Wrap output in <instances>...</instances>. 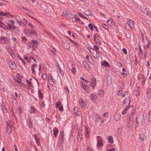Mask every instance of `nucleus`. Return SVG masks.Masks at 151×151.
Returning a JSON list of instances; mask_svg holds the SVG:
<instances>
[{"label":"nucleus","mask_w":151,"mask_h":151,"mask_svg":"<svg viewBox=\"0 0 151 151\" xmlns=\"http://www.w3.org/2000/svg\"><path fill=\"white\" fill-rule=\"evenodd\" d=\"M80 106L82 108L88 107L89 106V104L87 101L83 100L82 99H80L79 100Z\"/></svg>","instance_id":"f257e3e1"},{"label":"nucleus","mask_w":151,"mask_h":151,"mask_svg":"<svg viewBox=\"0 0 151 151\" xmlns=\"http://www.w3.org/2000/svg\"><path fill=\"white\" fill-rule=\"evenodd\" d=\"M38 43V42L37 40H31L28 43L27 46L29 47H36Z\"/></svg>","instance_id":"f03ea898"},{"label":"nucleus","mask_w":151,"mask_h":151,"mask_svg":"<svg viewBox=\"0 0 151 151\" xmlns=\"http://www.w3.org/2000/svg\"><path fill=\"white\" fill-rule=\"evenodd\" d=\"M64 132L63 131H61L60 132V135L59 136V138L58 140V143L59 144H62L63 142L64 139Z\"/></svg>","instance_id":"7ed1b4c3"},{"label":"nucleus","mask_w":151,"mask_h":151,"mask_svg":"<svg viewBox=\"0 0 151 151\" xmlns=\"http://www.w3.org/2000/svg\"><path fill=\"white\" fill-rule=\"evenodd\" d=\"M90 83L93 88L94 89L96 84V79L95 78H91V81H90Z\"/></svg>","instance_id":"20e7f679"},{"label":"nucleus","mask_w":151,"mask_h":151,"mask_svg":"<svg viewBox=\"0 0 151 151\" xmlns=\"http://www.w3.org/2000/svg\"><path fill=\"white\" fill-rule=\"evenodd\" d=\"M127 23L131 29H133L134 27V22L132 20H129L127 22Z\"/></svg>","instance_id":"39448f33"},{"label":"nucleus","mask_w":151,"mask_h":151,"mask_svg":"<svg viewBox=\"0 0 151 151\" xmlns=\"http://www.w3.org/2000/svg\"><path fill=\"white\" fill-rule=\"evenodd\" d=\"M148 111H144L143 115V118L144 120H147V121H149V119L150 118H149Z\"/></svg>","instance_id":"423d86ee"},{"label":"nucleus","mask_w":151,"mask_h":151,"mask_svg":"<svg viewBox=\"0 0 151 151\" xmlns=\"http://www.w3.org/2000/svg\"><path fill=\"white\" fill-rule=\"evenodd\" d=\"M90 97L91 101L93 102H96V101L97 100V97L96 95L91 94H90Z\"/></svg>","instance_id":"0eeeda50"},{"label":"nucleus","mask_w":151,"mask_h":151,"mask_svg":"<svg viewBox=\"0 0 151 151\" xmlns=\"http://www.w3.org/2000/svg\"><path fill=\"white\" fill-rule=\"evenodd\" d=\"M63 45L64 48L66 50H68L70 48V45L69 43L67 42H63Z\"/></svg>","instance_id":"6e6552de"},{"label":"nucleus","mask_w":151,"mask_h":151,"mask_svg":"<svg viewBox=\"0 0 151 151\" xmlns=\"http://www.w3.org/2000/svg\"><path fill=\"white\" fill-rule=\"evenodd\" d=\"M131 101L130 98L129 97H128L127 98H126L124 101H123V103L124 104H127V106H129L130 105V103Z\"/></svg>","instance_id":"1a4fd4ad"},{"label":"nucleus","mask_w":151,"mask_h":151,"mask_svg":"<svg viewBox=\"0 0 151 151\" xmlns=\"http://www.w3.org/2000/svg\"><path fill=\"white\" fill-rule=\"evenodd\" d=\"M73 113L75 115H80V109L77 107H75L73 109Z\"/></svg>","instance_id":"9d476101"},{"label":"nucleus","mask_w":151,"mask_h":151,"mask_svg":"<svg viewBox=\"0 0 151 151\" xmlns=\"http://www.w3.org/2000/svg\"><path fill=\"white\" fill-rule=\"evenodd\" d=\"M16 66H17L15 63L14 62H12L10 64V68H11L12 70L15 69Z\"/></svg>","instance_id":"9b49d317"},{"label":"nucleus","mask_w":151,"mask_h":151,"mask_svg":"<svg viewBox=\"0 0 151 151\" xmlns=\"http://www.w3.org/2000/svg\"><path fill=\"white\" fill-rule=\"evenodd\" d=\"M7 39L5 37H3L2 38H0V43H5L7 42Z\"/></svg>","instance_id":"f8f14e48"},{"label":"nucleus","mask_w":151,"mask_h":151,"mask_svg":"<svg viewBox=\"0 0 151 151\" xmlns=\"http://www.w3.org/2000/svg\"><path fill=\"white\" fill-rule=\"evenodd\" d=\"M48 81L50 84L52 85H53L54 82L52 76H51L50 78H48Z\"/></svg>","instance_id":"ddd939ff"},{"label":"nucleus","mask_w":151,"mask_h":151,"mask_svg":"<svg viewBox=\"0 0 151 151\" xmlns=\"http://www.w3.org/2000/svg\"><path fill=\"white\" fill-rule=\"evenodd\" d=\"M70 69L74 74H75L76 73V71L75 66V65H72L71 68Z\"/></svg>","instance_id":"4468645a"},{"label":"nucleus","mask_w":151,"mask_h":151,"mask_svg":"<svg viewBox=\"0 0 151 151\" xmlns=\"http://www.w3.org/2000/svg\"><path fill=\"white\" fill-rule=\"evenodd\" d=\"M147 97L148 98H150L151 97V90L150 89L148 88L147 89Z\"/></svg>","instance_id":"2eb2a0df"},{"label":"nucleus","mask_w":151,"mask_h":151,"mask_svg":"<svg viewBox=\"0 0 151 151\" xmlns=\"http://www.w3.org/2000/svg\"><path fill=\"white\" fill-rule=\"evenodd\" d=\"M53 134L55 137H56L57 136V134L59 130L57 128H55L53 130Z\"/></svg>","instance_id":"dca6fc26"},{"label":"nucleus","mask_w":151,"mask_h":151,"mask_svg":"<svg viewBox=\"0 0 151 151\" xmlns=\"http://www.w3.org/2000/svg\"><path fill=\"white\" fill-rule=\"evenodd\" d=\"M108 139L109 142L110 144H113L114 143V141L113 137L111 136H109L108 137Z\"/></svg>","instance_id":"f3484780"},{"label":"nucleus","mask_w":151,"mask_h":151,"mask_svg":"<svg viewBox=\"0 0 151 151\" xmlns=\"http://www.w3.org/2000/svg\"><path fill=\"white\" fill-rule=\"evenodd\" d=\"M30 109V112L31 113H36L37 111V110L33 107L31 106Z\"/></svg>","instance_id":"a211bd4d"},{"label":"nucleus","mask_w":151,"mask_h":151,"mask_svg":"<svg viewBox=\"0 0 151 151\" xmlns=\"http://www.w3.org/2000/svg\"><path fill=\"white\" fill-rule=\"evenodd\" d=\"M114 119L116 121H118L120 120V118L118 115L117 114H115L114 115Z\"/></svg>","instance_id":"6ab92c4d"},{"label":"nucleus","mask_w":151,"mask_h":151,"mask_svg":"<svg viewBox=\"0 0 151 151\" xmlns=\"http://www.w3.org/2000/svg\"><path fill=\"white\" fill-rule=\"evenodd\" d=\"M28 125L30 128H31L33 127V124L31 121V120L30 118H28Z\"/></svg>","instance_id":"aec40b11"},{"label":"nucleus","mask_w":151,"mask_h":151,"mask_svg":"<svg viewBox=\"0 0 151 151\" xmlns=\"http://www.w3.org/2000/svg\"><path fill=\"white\" fill-rule=\"evenodd\" d=\"M98 93L99 95L100 96H101L104 94V91L102 89H100L98 90Z\"/></svg>","instance_id":"412c9836"},{"label":"nucleus","mask_w":151,"mask_h":151,"mask_svg":"<svg viewBox=\"0 0 151 151\" xmlns=\"http://www.w3.org/2000/svg\"><path fill=\"white\" fill-rule=\"evenodd\" d=\"M9 122L7 121L6 123V131L8 133V134L9 133Z\"/></svg>","instance_id":"4be33fe9"},{"label":"nucleus","mask_w":151,"mask_h":151,"mask_svg":"<svg viewBox=\"0 0 151 151\" xmlns=\"http://www.w3.org/2000/svg\"><path fill=\"white\" fill-rule=\"evenodd\" d=\"M97 145L101 146L103 145V143L101 138L99 139V140H97Z\"/></svg>","instance_id":"5701e85b"},{"label":"nucleus","mask_w":151,"mask_h":151,"mask_svg":"<svg viewBox=\"0 0 151 151\" xmlns=\"http://www.w3.org/2000/svg\"><path fill=\"white\" fill-rule=\"evenodd\" d=\"M101 65L104 67H108L110 66L109 63L106 61H104L102 63Z\"/></svg>","instance_id":"b1692460"},{"label":"nucleus","mask_w":151,"mask_h":151,"mask_svg":"<svg viewBox=\"0 0 151 151\" xmlns=\"http://www.w3.org/2000/svg\"><path fill=\"white\" fill-rule=\"evenodd\" d=\"M91 14L92 13L89 10H86L84 12V14L86 15L89 16L91 15Z\"/></svg>","instance_id":"393cba45"},{"label":"nucleus","mask_w":151,"mask_h":151,"mask_svg":"<svg viewBox=\"0 0 151 151\" xmlns=\"http://www.w3.org/2000/svg\"><path fill=\"white\" fill-rule=\"evenodd\" d=\"M38 95L39 96V98L41 99H42L43 98L42 95L41 93V90L39 89V88L38 89Z\"/></svg>","instance_id":"a878e982"},{"label":"nucleus","mask_w":151,"mask_h":151,"mask_svg":"<svg viewBox=\"0 0 151 151\" xmlns=\"http://www.w3.org/2000/svg\"><path fill=\"white\" fill-rule=\"evenodd\" d=\"M129 108V106H127L124 109L122 112V114H126V112Z\"/></svg>","instance_id":"bb28decb"},{"label":"nucleus","mask_w":151,"mask_h":151,"mask_svg":"<svg viewBox=\"0 0 151 151\" xmlns=\"http://www.w3.org/2000/svg\"><path fill=\"white\" fill-rule=\"evenodd\" d=\"M12 101L13 104L14 105L15 104L17 103V101L15 98L13 96H12Z\"/></svg>","instance_id":"cd10ccee"},{"label":"nucleus","mask_w":151,"mask_h":151,"mask_svg":"<svg viewBox=\"0 0 151 151\" xmlns=\"http://www.w3.org/2000/svg\"><path fill=\"white\" fill-rule=\"evenodd\" d=\"M142 83L141 84L142 86H143L145 85V81L146 80V78L145 76H142Z\"/></svg>","instance_id":"c85d7f7f"},{"label":"nucleus","mask_w":151,"mask_h":151,"mask_svg":"<svg viewBox=\"0 0 151 151\" xmlns=\"http://www.w3.org/2000/svg\"><path fill=\"white\" fill-rule=\"evenodd\" d=\"M94 25L93 24L91 23L88 24V26L92 31L94 30L93 26L94 27Z\"/></svg>","instance_id":"c756f323"},{"label":"nucleus","mask_w":151,"mask_h":151,"mask_svg":"<svg viewBox=\"0 0 151 151\" xmlns=\"http://www.w3.org/2000/svg\"><path fill=\"white\" fill-rule=\"evenodd\" d=\"M134 94L136 96H139L140 95V92L137 90H135L134 92Z\"/></svg>","instance_id":"7c9ffc66"},{"label":"nucleus","mask_w":151,"mask_h":151,"mask_svg":"<svg viewBox=\"0 0 151 151\" xmlns=\"http://www.w3.org/2000/svg\"><path fill=\"white\" fill-rule=\"evenodd\" d=\"M139 137L140 139H141V140H142V141L144 140L145 138V135L143 134H140L139 135Z\"/></svg>","instance_id":"2f4dec72"},{"label":"nucleus","mask_w":151,"mask_h":151,"mask_svg":"<svg viewBox=\"0 0 151 151\" xmlns=\"http://www.w3.org/2000/svg\"><path fill=\"white\" fill-rule=\"evenodd\" d=\"M42 79L44 80H46L47 79V75L45 73H43L42 76Z\"/></svg>","instance_id":"473e14b6"},{"label":"nucleus","mask_w":151,"mask_h":151,"mask_svg":"<svg viewBox=\"0 0 151 151\" xmlns=\"http://www.w3.org/2000/svg\"><path fill=\"white\" fill-rule=\"evenodd\" d=\"M96 43L99 44V45H101V41L99 40L98 39H96V41H94Z\"/></svg>","instance_id":"72a5a7b5"},{"label":"nucleus","mask_w":151,"mask_h":151,"mask_svg":"<svg viewBox=\"0 0 151 151\" xmlns=\"http://www.w3.org/2000/svg\"><path fill=\"white\" fill-rule=\"evenodd\" d=\"M102 26L103 28L106 29L107 30L109 29L108 26L106 24H102Z\"/></svg>","instance_id":"f704fd0d"},{"label":"nucleus","mask_w":151,"mask_h":151,"mask_svg":"<svg viewBox=\"0 0 151 151\" xmlns=\"http://www.w3.org/2000/svg\"><path fill=\"white\" fill-rule=\"evenodd\" d=\"M82 88L84 89H89V87L87 85H84L82 86Z\"/></svg>","instance_id":"c9c22d12"},{"label":"nucleus","mask_w":151,"mask_h":151,"mask_svg":"<svg viewBox=\"0 0 151 151\" xmlns=\"http://www.w3.org/2000/svg\"><path fill=\"white\" fill-rule=\"evenodd\" d=\"M68 16L70 18H74L75 15L69 12Z\"/></svg>","instance_id":"e433bc0d"},{"label":"nucleus","mask_w":151,"mask_h":151,"mask_svg":"<svg viewBox=\"0 0 151 151\" xmlns=\"http://www.w3.org/2000/svg\"><path fill=\"white\" fill-rule=\"evenodd\" d=\"M18 57L19 60L22 62L24 65H25L26 63L25 62H24L23 59L19 55H18Z\"/></svg>","instance_id":"4c0bfd02"},{"label":"nucleus","mask_w":151,"mask_h":151,"mask_svg":"<svg viewBox=\"0 0 151 151\" xmlns=\"http://www.w3.org/2000/svg\"><path fill=\"white\" fill-rule=\"evenodd\" d=\"M28 25L31 28V29L32 30L33 29V28H34V27L33 25L30 22H29L28 23Z\"/></svg>","instance_id":"58836bf2"},{"label":"nucleus","mask_w":151,"mask_h":151,"mask_svg":"<svg viewBox=\"0 0 151 151\" xmlns=\"http://www.w3.org/2000/svg\"><path fill=\"white\" fill-rule=\"evenodd\" d=\"M69 12L67 11H64L62 14V15L63 16H68Z\"/></svg>","instance_id":"ea45409f"},{"label":"nucleus","mask_w":151,"mask_h":151,"mask_svg":"<svg viewBox=\"0 0 151 151\" xmlns=\"http://www.w3.org/2000/svg\"><path fill=\"white\" fill-rule=\"evenodd\" d=\"M113 20L111 19V20H110L109 19L107 21V22L108 24L110 25L112 24L113 23Z\"/></svg>","instance_id":"a19ab883"},{"label":"nucleus","mask_w":151,"mask_h":151,"mask_svg":"<svg viewBox=\"0 0 151 151\" xmlns=\"http://www.w3.org/2000/svg\"><path fill=\"white\" fill-rule=\"evenodd\" d=\"M95 117L96 119H95V121L97 122L99 121V115L97 114H96L95 115Z\"/></svg>","instance_id":"79ce46f5"},{"label":"nucleus","mask_w":151,"mask_h":151,"mask_svg":"<svg viewBox=\"0 0 151 151\" xmlns=\"http://www.w3.org/2000/svg\"><path fill=\"white\" fill-rule=\"evenodd\" d=\"M35 141L37 144L38 145H40V142L39 139H37L35 140Z\"/></svg>","instance_id":"37998d69"},{"label":"nucleus","mask_w":151,"mask_h":151,"mask_svg":"<svg viewBox=\"0 0 151 151\" xmlns=\"http://www.w3.org/2000/svg\"><path fill=\"white\" fill-rule=\"evenodd\" d=\"M87 48L89 50L90 52L92 54L93 53L94 50L93 48H90L89 47H88Z\"/></svg>","instance_id":"c03bdc74"},{"label":"nucleus","mask_w":151,"mask_h":151,"mask_svg":"<svg viewBox=\"0 0 151 151\" xmlns=\"http://www.w3.org/2000/svg\"><path fill=\"white\" fill-rule=\"evenodd\" d=\"M18 22L19 23V24L22 26H24V25H25V24L23 22L21 21H18Z\"/></svg>","instance_id":"a18cd8bd"},{"label":"nucleus","mask_w":151,"mask_h":151,"mask_svg":"<svg viewBox=\"0 0 151 151\" xmlns=\"http://www.w3.org/2000/svg\"><path fill=\"white\" fill-rule=\"evenodd\" d=\"M85 134L86 136L87 137H89V135L88 134V132L87 129L85 131Z\"/></svg>","instance_id":"49530a36"},{"label":"nucleus","mask_w":151,"mask_h":151,"mask_svg":"<svg viewBox=\"0 0 151 151\" xmlns=\"http://www.w3.org/2000/svg\"><path fill=\"white\" fill-rule=\"evenodd\" d=\"M146 40H147V42L148 45H150L151 44V41L150 40L148 39V38H147V37H146Z\"/></svg>","instance_id":"de8ad7c7"},{"label":"nucleus","mask_w":151,"mask_h":151,"mask_svg":"<svg viewBox=\"0 0 151 151\" xmlns=\"http://www.w3.org/2000/svg\"><path fill=\"white\" fill-rule=\"evenodd\" d=\"M7 14L4 13L3 12L1 11L0 12V15H2L3 16H6V15Z\"/></svg>","instance_id":"09e8293b"},{"label":"nucleus","mask_w":151,"mask_h":151,"mask_svg":"<svg viewBox=\"0 0 151 151\" xmlns=\"http://www.w3.org/2000/svg\"><path fill=\"white\" fill-rule=\"evenodd\" d=\"M26 81H27V82L28 83H29V85H30V86L32 87H33V83H32V82H30L28 80H27Z\"/></svg>","instance_id":"8fccbe9b"},{"label":"nucleus","mask_w":151,"mask_h":151,"mask_svg":"<svg viewBox=\"0 0 151 151\" xmlns=\"http://www.w3.org/2000/svg\"><path fill=\"white\" fill-rule=\"evenodd\" d=\"M123 91L122 90H120L117 93V94L119 96H120L121 95V94L122 93Z\"/></svg>","instance_id":"3c124183"},{"label":"nucleus","mask_w":151,"mask_h":151,"mask_svg":"<svg viewBox=\"0 0 151 151\" xmlns=\"http://www.w3.org/2000/svg\"><path fill=\"white\" fill-rule=\"evenodd\" d=\"M93 47L95 49V50L96 52L98 51V50L99 49V47L96 45H94Z\"/></svg>","instance_id":"603ef678"},{"label":"nucleus","mask_w":151,"mask_h":151,"mask_svg":"<svg viewBox=\"0 0 151 151\" xmlns=\"http://www.w3.org/2000/svg\"><path fill=\"white\" fill-rule=\"evenodd\" d=\"M15 29V26L10 24V29Z\"/></svg>","instance_id":"864d4df0"},{"label":"nucleus","mask_w":151,"mask_h":151,"mask_svg":"<svg viewBox=\"0 0 151 151\" xmlns=\"http://www.w3.org/2000/svg\"><path fill=\"white\" fill-rule=\"evenodd\" d=\"M80 78L81 79V80H82L83 81H84L85 82L87 83H89V82L88 81L86 80H85V79H84L83 77H81Z\"/></svg>","instance_id":"5fc2aeb1"},{"label":"nucleus","mask_w":151,"mask_h":151,"mask_svg":"<svg viewBox=\"0 0 151 151\" xmlns=\"http://www.w3.org/2000/svg\"><path fill=\"white\" fill-rule=\"evenodd\" d=\"M150 47V45H147L144 46V48L145 49H146L147 50V49L149 48Z\"/></svg>","instance_id":"6e6d98bb"},{"label":"nucleus","mask_w":151,"mask_h":151,"mask_svg":"<svg viewBox=\"0 0 151 151\" xmlns=\"http://www.w3.org/2000/svg\"><path fill=\"white\" fill-rule=\"evenodd\" d=\"M37 66V65L36 64H34L32 66V69H34Z\"/></svg>","instance_id":"4d7b16f0"},{"label":"nucleus","mask_w":151,"mask_h":151,"mask_svg":"<svg viewBox=\"0 0 151 151\" xmlns=\"http://www.w3.org/2000/svg\"><path fill=\"white\" fill-rule=\"evenodd\" d=\"M16 81L22 86L24 85V83L22 82L21 81L17 80Z\"/></svg>","instance_id":"13d9d810"},{"label":"nucleus","mask_w":151,"mask_h":151,"mask_svg":"<svg viewBox=\"0 0 151 151\" xmlns=\"http://www.w3.org/2000/svg\"><path fill=\"white\" fill-rule=\"evenodd\" d=\"M117 65L119 67H123V65L121 63L118 62L117 63Z\"/></svg>","instance_id":"bf43d9fd"},{"label":"nucleus","mask_w":151,"mask_h":151,"mask_svg":"<svg viewBox=\"0 0 151 151\" xmlns=\"http://www.w3.org/2000/svg\"><path fill=\"white\" fill-rule=\"evenodd\" d=\"M123 51L125 54H127V51L126 49L124 48L123 49Z\"/></svg>","instance_id":"052dcab7"},{"label":"nucleus","mask_w":151,"mask_h":151,"mask_svg":"<svg viewBox=\"0 0 151 151\" xmlns=\"http://www.w3.org/2000/svg\"><path fill=\"white\" fill-rule=\"evenodd\" d=\"M22 110V108L21 107H20L18 108V112H19V114H21Z\"/></svg>","instance_id":"680f3d73"},{"label":"nucleus","mask_w":151,"mask_h":151,"mask_svg":"<svg viewBox=\"0 0 151 151\" xmlns=\"http://www.w3.org/2000/svg\"><path fill=\"white\" fill-rule=\"evenodd\" d=\"M75 19L77 21H79L80 20V19L77 16V15H76V17L75 18Z\"/></svg>","instance_id":"e2e57ef3"},{"label":"nucleus","mask_w":151,"mask_h":151,"mask_svg":"<svg viewBox=\"0 0 151 151\" xmlns=\"http://www.w3.org/2000/svg\"><path fill=\"white\" fill-rule=\"evenodd\" d=\"M24 59L26 60L28 62L30 61V58H29L27 57H24Z\"/></svg>","instance_id":"0e129e2a"},{"label":"nucleus","mask_w":151,"mask_h":151,"mask_svg":"<svg viewBox=\"0 0 151 151\" xmlns=\"http://www.w3.org/2000/svg\"><path fill=\"white\" fill-rule=\"evenodd\" d=\"M86 150H87L88 151H94L90 147H87L86 148Z\"/></svg>","instance_id":"69168bd1"},{"label":"nucleus","mask_w":151,"mask_h":151,"mask_svg":"<svg viewBox=\"0 0 151 151\" xmlns=\"http://www.w3.org/2000/svg\"><path fill=\"white\" fill-rule=\"evenodd\" d=\"M78 15L80 16V17H83V14H82L81 13V12H78Z\"/></svg>","instance_id":"338daca9"},{"label":"nucleus","mask_w":151,"mask_h":151,"mask_svg":"<svg viewBox=\"0 0 151 151\" xmlns=\"http://www.w3.org/2000/svg\"><path fill=\"white\" fill-rule=\"evenodd\" d=\"M115 150L116 149L115 148H112L110 150H107L106 151H115Z\"/></svg>","instance_id":"774afa93"}]
</instances>
